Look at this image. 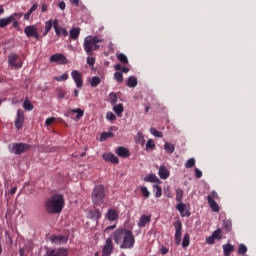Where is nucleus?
Segmentation results:
<instances>
[{
    "label": "nucleus",
    "mask_w": 256,
    "mask_h": 256,
    "mask_svg": "<svg viewBox=\"0 0 256 256\" xmlns=\"http://www.w3.org/2000/svg\"><path fill=\"white\" fill-rule=\"evenodd\" d=\"M113 240L120 249H133L135 247V236L127 228H118L113 232Z\"/></svg>",
    "instance_id": "nucleus-1"
},
{
    "label": "nucleus",
    "mask_w": 256,
    "mask_h": 256,
    "mask_svg": "<svg viewBox=\"0 0 256 256\" xmlns=\"http://www.w3.org/2000/svg\"><path fill=\"white\" fill-rule=\"evenodd\" d=\"M63 205H65L63 195L55 194L46 201L45 209L50 215H55V213H61L63 211Z\"/></svg>",
    "instance_id": "nucleus-2"
},
{
    "label": "nucleus",
    "mask_w": 256,
    "mask_h": 256,
    "mask_svg": "<svg viewBox=\"0 0 256 256\" xmlns=\"http://www.w3.org/2000/svg\"><path fill=\"white\" fill-rule=\"evenodd\" d=\"M99 43H103V39L97 35H89L84 38L83 49L88 57L93 55V51H99V49H101V45H99Z\"/></svg>",
    "instance_id": "nucleus-3"
},
{
    "label": "nucleus",
    "mask_w": 256,
    "mask_h": 256,
    "mask_svg": "<svg viewBox=\"0 0 256 256\" xmlns=\"http://www.w3.org/2000/svg\"><path fill=\"white\" fill-rule=\"evenodd\" d=\"M107 197V190L103 185H96L91 194V199L95 207H101L105 204V198Z\"/></svg>",
    "instance_id": "nucleus-4"
},
{
    "label": "nucleus",
    "mask_w": 256,
    "mask_h": 256,
    "mask_svg": "<svg viewBox=\"0 0 256 256\" xmlns=\"http://www.w3.org/2000/svg\"><path fill=\"white\" fill-rule=\"evenodd\" d=\"M29 149H31V144L23 142H14L8 145V151L12 153V155H23V153H27Z\"/></svg>",
    "instance_id": "nucleus-5"
},
{
    "label": "nucleus",
    "mask_w": 256,
    "mask_h": 256,
    "mask_svg": "<svg viewBox=\"0 0 256 256\" xmlns=\"http://www.w3.org/2000/svg\"><path fill=\"white\" fill-rule=\"evenodd\" d=\"M176 201L178 202L176 209L179 211L181 217H191V212L188 210L185 211L187 205L183 203V189L181 188L176 189Z\"/></svg>",
    "instance_id": "nucleus-6"
},
{
    "label": "nucleus",
    "mask_w": 256,
    "mask_h": 256,
    "mask_svg": "<svg viewBox=\"0 0 256 256\" xmlns=\"http://www.w3.org/2000/svg\"><path fill=\"white\" fill-rule=\"evenodd\" d=\"M8 63L14 69H21V67H23V60H21V57L15 53H11L8 56Z\"/></svg>",
    "instance_id": "nucleus-7"
},
{
    "label": "nucleus",
    "mask_w": 256,
    "mask_h": 256,
    "mask_svg": "<svg viewBox=\"0 0 256 256\" xmlns=\"http://www.w3.org/2000/svg\"><path fill=\"white\" fill-rule=\"evenodd\" d=\"M113 249V239L107 238L102 248V256H111L113 254ZM95 256H99V252H96Z\"/></svg>",
    "instance_id": "nucleus-8"
},
{
    "label": "nucleus",
    "mask_w": 256,
    "mask_h": 256,
    "mask_svg": "<svg viewBox=\"0 0 256 256\" xmlns=\"http://www.w3.org/2000/svg\"><path fill=\"white\" fill-rule=\"evenodd\" d=\"M174 228H175V243L176 245H181V237H182V231H183V224L181 223V220H177L174 222Z\"/></svg>",
    "instance_id": "nucleus-9"
},
{
    "label": "nucleus",
    "mask_w": 256,
    "mask_h": 256,
    "mask_svg": "<svg viewBox=\"0 0 256 256\" xmlns=\"http://www.w3.org/2000/svg\"><path fill=\"white\" fill-rule=\"evenodd\" d=\"M15 128L17 131L23 129V125H25V112L21 109L17 110L16 119L14 122Z\"/></svg>",
    "instance_id": "nucleus-10"
},
{
    "label": "nucleus",
    "mask_w": 256,
    "mask_h": 256,
    "mask_svg": "<svg viewBox=\"0 0 256 256\" xmlns=\"http://www.w3.org/2000/svg\"><path fill=\"white\" fill-rule=\"evenodd\" d=\"M69 251L65 248H49L46 250L45 256H68Z\"/></svg>",
    "instance_id": "nucleus-11"
},
{
    "label": "nucleus",
    "mask_w": 256,
    "mask_h": 256,
    "mask_svg": "<svg viewBox=\"0 0 256 256\" xmlns=\"http://www.w3.org/2000/svg\"><path fill=\"white\" fill-rule=\"evenodd\" d=\"M71 77L76 84L77 89H81L83 87V74L78 70H73L71 72Z\"/></svg>",
    "instance_id": "nucleus-12"
},
{
    "label": "nucleus",
    "mask_w": 256,
    "mask_h": 256,
    "mask_svg": "<svg viewBox=\"0 0 256 256\" xmlns=\"http://www.w3.org/2000/svg\"><path fill=\"white\" fill-rule=\"evenodd\" d=\"M24 33L26 37H34V39H39V32L37 31V26L29 25L24 28Z\"/></svg>",
    "instance_id": "nucleus-13"
},
{
    "label": "nucleus",
    "mask_w": 256,
    "mask_h": 256,
    "mask_svg": "<svg viewBox=\"0 0 256 256\" xmlns=\"http://www.w3.org/2000/svg\"><path fill=\"white\" fill-rule=\"evenodd\" d=\"M50 61L52 63H57L58 65H67L68 63L67 57H65V55H63L62 53L52 55L50 57Z\"/></svg>",
    "instance_id": "nucleus-14"
},
{
    "label": "nucleus",
    "mask_w": 256,
    "mask_h": 256,
    "mask_svg": "<svg viewBox=\"0 0 256 256\" xmlns=\"http://www.w3.org/2000/svg\"><path fill=\"white\" fill-rule=\"evenodd\" d=\"M50 241L53 245H65L69 241V238L65 235H52Z\"/></svg>",
    "instance_id": "nucleus-15"
},
{
    "label": "nucleus",
    "mask_w": 256,
    "mask_h": 256,
    "mask_svg": "<svg viewBox=\"0 0 256 256\" xmlns=\"http://www.w3.org/2000/svg\"><path fill=\"white\" fill-rule=\"evenodd\" d=\"M53 28L58 37H61V35L63 37H67V35H69V32L67 31V29H65L63 27H59V20H57V19H55L53 21Z\"/></svg>",
    "instance_id": "nucleus-16"
},
{
    "label": "nucleus",
    "mask_w": 256,
    "mask_h": 256,
    "mask_svg": "<svg viewBox=\"0 0 256 256\" xmlns=\"http://www.w3.org/2000/svg\"><path fill=\"white\" fill-rule=\"evenodd\" d=\"M102 157L104 161L113 163V165H118L119 163V158L115 156L113 153H104Z\"/></svg>",
    "instance_id": "nucleus-17"
},
{
    "label": "nucleus",
    "mask_w": 256,
    "mask_h": 256,
    "mask_svg": "<svg viewBox=\"0 0 256 256\" xmlns=\"http://www.w3.org/2000/svg\"><path fill=\"white\" fill-rule=\"evenodd\" d=\"M106 219L108 221H117V219H119V212L115 209H109L106 214Z\"/></svg>",
    "instance_id": "nucleus-18"
},
{
    "label": "nucleus",
    "mask_w": 256,
    "mask_h": 256,
    "mask_svg": "<svg viewBox=\"0 0 256 256\" xmlns=\"http://www.w3.org/2000/svg\"><path fill=\"white\" fill-rule=\"evenodd\" d=\"M158 175H159L160 179L165 180V179H169L170 172L167 169V167L160 166L159 170H158Z\"/></svg>",
    "instance_id": "nucleus-19"
},
{
    "label": "nucleus",
    "mask_w": 256,
    "mask_h": 256,
    "mask_svg": "<svg viewBox=\"0 0 256 256\" xmlns=\"http://www.w3.org/2000/svg\"><path fill=\"white\" fill-rule=\"evenodd\" d=\"M14 21V18L12 15L6 17V18H1L0 19V29H5V27H8V25H11V23Z\"/></svg>",
    "instance_id": "nucleus-20"
},
{
    "label": "nucleus",
    "mask_w": 256,
    "mask_h": 256,
    "mask_svg": "<svg viewBox=\"0 0 256 256\" xmlns=\"http://www.w3.org/2000/svg\"><path fill=\"white\" fill-rule=\"evenodd\" d=\"M151 223V215H142L138 221V227H145V225Z\"/></svg>",
    "instance_id": "nucleus-21"
},
{
    "label": "nucleus",
    "mask_w": 256,
    "mask_h": 256,
    "mask_svg": "<svg viewBox=\"0 0 256 256\" xmlns=\"http://www.w3.org/2000/svg\"><path fill=\"white\" fill-rule=\"evenodd\" d=\"M224 256H231V253L235 251V246L231 244H223L222 245Z\"/></svg>",
    "instance_id": "nucleus-22"
},
{
    "label": "nucleus",
    "mask_w": 256,
    "mask_h": 256,
    "mask_svg": "<svg viewBox=\"0 0 256 256\" xmlns=\"http://www.w3.org/2000/svg\"><path fill=\"white\" fill-rule=\"evenodd\" d=\"M208 205L214 211V213H219L220 207L215 200H211V197H207Z\"/></svg>",
    "instance_id": "nucleus-23"
},
{
    "label": "nucleus",
    "mask_w": 256,
    "mask_h": 256,
    "mask_svg": "<svg viewBox=\"0 0 256 256\" xmlns=\"http://www.w3.org/2000/svg\"><path fill=\"white\" fill-rule=\"evenodd\" d=\"M116 153L118 155V157H129L130 153H129V149L123 147V146H120L117 148L116 150Z\"/></svg>",
    "instance_id": "nucleus-24"
},
{
    "label": "nucleus",
    "mask_w": 256,
    "mask_h": 256,
    "mask_svg": "<svg viewBox=\"0 0 256 256\" xmlns=\"http://www.w3.org/2000/svg\"><path fill=\"white\" fill-rule=\"evenodd\" d=\"M12 17L14 19V20H12V27L14 29H19V22L17 20L21 19V17H23V13H13Z\"/></svg>",
    "instance_id": "nucleus-25"
},
{
    "label": "nucleus",
    "mask_w": 256,
    "mask_h": 256,
    "mask_svg": "<svg viewBox=\"0 0 256 256\" xmlns=\"http://www.w3.org/2000/svg\"><path fill=\"white\" fill-rule=\"evenodd\" d=\"M79 35H81V28H72L70 30V39H73V41H77Z\"/></svg>",
    "instance_id": "nucleus-26"
},
{
    "label": "nucleus",
    "mask_w": 256,
    "mask_h": 256,
    "mask_svg": "<svg viewBox=\"0 0 256 256\" xmlns=\"http://www.w3.org/2000/svg\"><path fill=\"white\" fill-rule=\"evenodd\" d=\"M144 181L146 183H159V178L155 174H149L148 176L144 177Z\"/></svg>",
    "instance_id": "nucleus-27"
},
{
    "label": "nucleus",
    "mask_w": 256,
    "mask_h": 256,
    "mask_svg": "<svg viewBox=\"0 0 256 256\" xmlns=\"http://www.w3.org/2000/svg\"><path fill=\"white\" fill-rule=\"evenodd\" d=\"M91 87H99L101 85V78L99 76H94L90 79Z\"/></svg>",
    "instance_id": "nucleus-28"
},
{
    "label": "nucleus",
    "mask_w": 256,
    "mask_h": 256,
    "mask_svg": "<svg viewBox=\"0 0 256 256\" xmlns=\"http://www.w3.org/2000/svg\"><path fill=\"white\" fill-rule=\"evenodd\" d=\"M164 150L166 153H174L175 152V146L172 143L165 142L164 143Z\"/></svg>",
    "instance_id": "nucleus-29"
},
{
    "label": "nucleus",
    "mask_w": 256,
    "mask_h": 256,
    "mask_svg": "<svg viewBox=\"0 0 256 256\" xmlns=\"http://www.w3.org/2000/svg\"><path fill=\"white\" fill-rule=\"evenodd\" d=\"M113 111L119 117L120 115H122L123 111H125V108L123 107V104H114Z\"/></svg>",
    "instance_id": "nucleus-30"
},
{
    "label": "nucleus",
    "mask_w": 256,
    "mask_h": 256,
    "mask_svg": "<svg viewBox=\"0 0 256 256\" xmlns=\"http://www.w3.org/2000/svg\"><path fill=\"white\" fill-rule=\"evenodd\" d=\"M70 113L73 115L76 113V119L79 120L85 115V111L81 110L80 108L70 110Z\"/></svg>",
    "instance_id": "nucleus-31"
},
{
    "label": "nucleus",
    "mask_w": 256,
    "mask_h": 256,
    "mask_svg": "<svg viewBox=\"0 0 256 256\" xmlns=\"http://www.w3.org/2000/svg\"><path fill=\"white\" fill-rule=\"evenodd\" d=\"M153 191H154L155 197H156L157 199H159V197H161V195H163V189L161 188V186H159V185H157V184H155V185L153 186Z\"/></svg>",
    "instance_id": "nucleus-32"
},
{
    "label": "nucleus",
    "mask_w": 256,
    "mask_h": 256,
    "mask_svg": "<svg viewBox=\"0 0 256 256\" xmlns=\"http://www.w3.org/2000/svg\"><path fill=\"white\" fill-rule=\"evenodd\" d=\"M137 85V77L130 76L127 81V87L134 88Z\"/></svg>",
    "instance_id": "nucleus-33"
},
{
    "label": "nucleus",
    "mask_w": 256,
    "mask_h": 256,
    "mask_svg": "<svg viewBox=\"0 0 256 256\" xmlns=\"http://www.w3.org/2000/svg\"><path fill=\"white\" fill-rule=\"evenodd\" d=\"M118 61H120V63H123L124 65H128L129 64V59L127 58V56L123 53L119 54L117 56Z\"/></svg>",
    "instance_id": "nucleus-34"
},
{
    "label": "nucleus",
    "mask_w": 256,
    "mask_h": 256,
    "mask_svg": "<svg viewBox=\"0 0 256 256\" xmlns=\"http://www.w3.org/2000/svg\"><path fill=\"white\" fill-rule=\"evenodd\" d=\"M23 109H25V111H33V104L31 103V101L26 99L23 103Z\"/></svg>",
    "instance_id": "nucleus-35"
},
{
    "label": "nucleus",
    "mask_w": 256,
    "mask_h": 256,
    "mask_svg": "<svg viewBox=\"0 0 256 256\" xmlns=\"http://www.w3.org/2000/svg\"><path fill=\"white\" fill-rule=\"evenodd\" d=\"M113 137L112 132H102L100 135V141H107V139Z\"/></svg>",
    "instance_id": "nucleus-36"
},
{
    "label": "nucleus",
    "mask_w": 256,
    "mask_h": 256,
    "mask_svg": "<svg viewBox=\"0 0 256 256\" xmlns=\"http://www.w3.org/2000/svg\"><path fill=\"white\" fill-rule=\"evenodd\" d=\"M140 191H141L143 197H145V199H149V197H151V192H149L147 187H145V186L140 187Z\"/></svg>",
    "instance_id": "nucleus-37"
},
{
    "label": "nucleus",
    "mask_w": 256,
    "mask_h": 256,
    "mask_svg": "<svg viewBox=\"0 0 256 256\" xmlns=\"http://www.w3.org/2000/svg\"><path fill=\"white\" fill-rule=\"evenodd\" d=\"M212 237H214V239H218V240L223 239V234L221 233V228H218L216 231H214L212 233Z\"/></svg>",
    "instance_id": "nucleus-38"
},
{
    "label": "nucleus",
    "mask_w": 256,
    "mask_h": 256,
    "mask_svg": "<svg viewBox=\"0 0 256 256\" xmlns=\"http://www.w3.org/2000/svg\"><path fill=\"white\" fill-rule=\"evenodd\" d=\"M193 167H195V158H190V159H188V160L186 161V163H185V168H186V169H191V168H193Z\"/></svg>",
    "instance_id": "nucleus-39"
},
{
    "label": "nucleus",
    "mask_w": 256,
    "mask_h": 256,
    "mask_svg": "<svg viewBox=\"0 0 256 256\" xmlns=\"http://www.w3.org/2000/svg\"><path fill=\"white\" fill-rule=\"evenodd\" d=\"M114 79L117 81V83H123V73L122 72H115L114 73Z\"/></svg>",
    "instance_id": "nucleus-40"
},
{
    "label": "nucleus",
    "mask_w": 256,
    "mask_h": 256,
    "mask_svg": "<svg viewBox=\"0 0 256 256\" xmlns=\"http://www.w3.org/2000/svg\"><path fill=\"white\" fill-rule=\"evenodd\" d=\"M223 229H225L227 231H231V229H233V224L231 223V221L224 220L223 221Z\"/></svg>",
    "instance_id": "nucleus-41"
},
{
    "label": "nucleus",
    "mask_w": 256,
    "mask_h": 256,
    "mask_svg": "<svg viewBox=\"0 0 256 256\" xmlns=\"http://www.w3.org/2000/svg\"><path fill=\"white\" fill-rule=\"evenodd\" d=\"M67 79H69V74H67V73H64L60 76L54 77V80L58 81V82L67 81Z\"/></svg>",
    "instance_id": "nucleus-42"
},
{
    "label": "nucleus",
    "mask_w": 256,
    "mask_h": 256,
    "mask_svg": "<svg viewBox=\"0 0 256 256\" xmlns=\"http://www.w3.org/2000/svg\"><path fill=\"white\" fill-rule=\"evenodd\" d=\"M150 133L154 137H158L160 139L163 138V133H161L160 131L156 130L155 128H150Z\"/></svg>",
    "instance_id": "nucleus-43"
},
{
    "label": "nucleus",
    "mask_w": 256,
    "mask_h": 256,
    "mask_svg": "<svg viewBox=\"0 0 256 256\" xmlns=\"http://www.w3.org/2000/svg\"><path fill=\"white\" fill-rule=\"evenodd\" d=\"M190 242H191V238H190L189 234H185L183 241H182V247H187Z\"/></svg>",
    "instance_id": "nucleus-44"
},
{
    "label": "nucleus",
    "mask_w": 256,
    "mask_h": 256,
    "mask_svg": "<svg viewBox=\"0 0 256 256\" xmlns=\"http://www.w3.org/2000/svg\"><path fill=\"white\" fill-rule=\"evenodd\" d=\"M109 99H110L111 105H115L117 103V94L115 92H111L109 94Z\"/></svg>",
    "instance_id": "nucleus-45"
},
{
    "label": "nucleus",
    "mask_w": 256,
    "mask_h": 256,
    "mask_svg": "<svg viewBox=\"0 0 256 256\" xmlns=\"http://www.w3.org/2000/svg\"><path fill=\"white\" fill-rule=\"evenodd\" d=\"M247 253V246L245 244H240L238 248V255H245Z\"/></svg>",
    "instance_id": "nucleus-46"
},
{
    "label": "nucleus",
    "mask_w": 256,
    "mask_h": 256,
    "mask_svg": "<svg viewBox=\"0 0 256 256\" xmlns=\"http://www.w3.org/2000/svg\"><path fill=\"white\" fill-rule=\"evenodd\" d=\"M53 29V20H48L45 22V31L49 33Z\"/></svg>",
    "instance_id": "nucleus-47"
},
{
    "label": "nucleus",
    "mask_w": 256,
    "mask_h": 256,
    "mask_svg": "<svg viewBox=\"0 0 256 256\" xmlns=\"http://www.w3.org/2000/svg\"><path fill=\"white\" fill-rule=\"evenodd\" d=\"M86 61H87V65H89L90 67L95 66V57L89 56L87 57Z\"/></svg>",
    "instance_id": "nucleus-48"
},
{
    "label": "nucleus",
    "mask_w": 256,
    "mask_h": 256,
    "mask_svg": "<svg viewBox=\"0 0 256 256\" xmlns=\"http://www.w3.org/2000/svg\"><path fill=\"white\" fill-rule=\"evenodd\" d=\"M146 149H155V142L153 139H149L146 143Z\"/></svg>",
    "instance_id": "nucleus-49"
},
{
    "label": "nucleus",
    "mask_w": 256,
    "mask_h": 256,
    "mask_svg": "<svg viewBox=\"0 0 256 256\" xmlns=\"http://www.w3.org/2000/svg\"><path fill=\"white\" fill-rule=\"evenodd\" d=\"M106 119H108V121H115L117 119V116H115L113 112H108L106 114Z\"/></svg>",
    "instance_id": "nucleus-50"
},
{
    "label": "nucleus",
    "mask_w": 256,
    "mask_h": 256,
    "mask_svg": "<svg viewBox=\"0 0 256 256\" xmlns=\"http://www.w3.org/2000/svg\"><path fill=\"white\" fill-rule=\"evenodd\" d=\"M207 197H210L211 201H215V199H219V194H217V192H215V190H214Z\"/></svg>",
    "instance_id": "nucleus-51"
},
{
    "label": "nucleus",
    "mask_w": 256,
    "mask_h": 256,
    "mask_svg": "<svg viewBox=\"0 0 256 256\" xmlns=\"http://www.w3.org/2000/svg\"><path fill=\"white\" fill-rule=\"evenodd\" d=\"M195 177L196 179H201L203 177V172L199 168H195Z\"/></svg>",
    "instance_id": "nucleus-52"
},
{
    "label": "nucleus",
    "mask_w": 256,
    "mask_h": 256,
    "mask_svg": "<svg viewBox=\"0 0 256 256\" xmlns=\"http://www.w3.org/2000/svg\"><path fill=\"white\" fill-rule=\"evenodd\" d=\"M206 243L208 245H215V238L211 235L210 237L206 238Z\"/></svg>",
    "instance_id": "nucleus-53"
},
{
    "label": "nucleus",
    "mask_w": 256,
    "mask_h": 256,
    "mask_svg": "<svg viewBox=\"0 0 256 256\" xmlns=\"http://www.w3.org/2000/svg\"><path fill=\"white\" fill-rule=\"evenodd\" d=\"M53 123H55V117L47 118L45 121V125H47V127H49V125H51Z\"/></svg>",
    "instance_id": "nucleus-54"
},
{
    "label": "nucleus",
    "mask_w": 256,
    "mask_h": 256,
    "mask_svg": "<svg viewBox=\"0 0 256 256\" xmlns=\"http://www.w3.org/2000/svg\"><path fill=\"white\" fill-rule=\"evenodd\" d=\"M59 9H61V11H65V8L67 7V4H65V1H61L58 4Z\"/></svg>",
    "instance_id": "nucleus-55"
},
{
    "label": "nucleus",
    "mask_w": 256,
    "mask_h": 256,
    "mask_svg": "<svg viewBox=\"0 0 256 256\" xmlns=\"http://www.w3.org/2000/svg\"><path fill=\"white\" fill-rule=\"evenodd\" d=\"M138 143H141L142 145L145 143V138L142 133H138Z\"/></svg>",
    "instance_id": "nucleus-56"
},
{
    "label": "nucleus",
    "mask_w": 256,
    "mask_h": 256,
    "mask_svg": "<svg viewBox=\"0 0 256 256\" xmlns=\"http://www.w3.org/2000/svg\"><path fill=\"white\" fill-rule=\"evenodd\" d=\"M47 9H49V5L47 3H43L41 7L42 13H47Z\"/></svg>",
    "instance_id": "nucleus-57"
},
{
    "label": "nucleus",
    "mask_w": 256,
    "mask_h": 256,
    "mask_svg": "<svg viewBox=\"0 0 256 256\" xmlns=\"http://www.w3.org/2000/svg\"><path fill=\"white\" fill-rule=\"evenodd\" d=\"M160 253L162 255H167V253H169V248H165V246H162L160 249Z\"/></svg>",
    "instance_id": "nucleus-58"
},
{
    "label": "nucleus",
    "mask_w": 256,
    "mask_h": 256,
    "mask_svg": "<svg viewBox=\"0 0 256 256\" xmlns=\"http://www.w3.org/2000/svg\"><path fill=\"white\" fill-rule=\"evenodd\" d=\"M38 7H39V4L35 3L28 11H30V13H33L34 11H37Z\"/></svg>",
    "instance_id": "nucleus-59"
},
{
    "label": "nucleus",
    "mask_w": 256,
    "mask_h": 256,
    "mask_svg": "<svg viewBox=\"0 0 256 256\" xmlns=\"http://www.w3.org/2000/svg\"><path fill=\"white\" fill-rule=\"evenodd\" d=\"M32 13H33V12H31V11L28 10L27 13L24 14V19H25V21H29V19H30Z\"/></svg>",
    "instance_id": "nucleus-60"
},
{
    "label": "nucleus",
    "mask_w": 256,
    "mask_h": 256,
    "mask_svg": "<svg viewBox=\"0 0 256 256\" xmlns=\"http://www.w3.org/2000/svg\"><path fill=\"white\" fill-rule=\"evenodd\" d=\"M58 99H65V92H63L62 90L58 91Z\"/></svg>",
    "instance_id": "nucleus-61"
},
{
    "label": "nucleus",
    "mask_w": 256,
    "mask_h": 256,
    "mask_svg": "<svg viewBox=\"0 0 256 256\" xmlns=\"http://www.w3.org/2000/svg\"><path fill=\"white\" fill-rule=\"evenodd\" d=\"M116 227H117V225L108 226V227L105 229V233H109V231H113V229H115Z\"/></svg>",
    "instance_id": "nucleus-62"
},
{
    "label": "nucleus",
    "mask_w": 256,
    "mask_h": 256,
    "mask_svg": "<svg viewBox=\"0 0 256 256\" xmlns=\"http://www.w3.org/2000/svg\"><path fill=\"white\" fill-rule=\"evenodd\" d=\"M94 217H96V219H100L101 218V211L95 210Z\"/></svg>",
    "instance_id": "nucleus-63"
},
{
    "label": "nucleus",
    "mask_w": 256,
    "mask_h": 256,
    "mask_svg": "<svg viewBox=\"0 0 256 256\" xmlns=\"http://www.w3.org/2000/svg\"><path fill=\"white\" fill-rule=\"evenodd\" d=\"M70 3H72V5H75L76 7H79V5H80L79 0H70Z\"/></svg>",
    "instance_id": "nucleus-64"
}]
</instances>
